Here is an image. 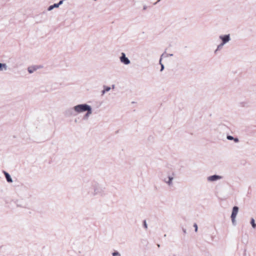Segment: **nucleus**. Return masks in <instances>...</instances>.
Segmentation results:
<instances>
[{
  "label": "nucleus",
  "mask_w": 256,
  "mask_h": 256,
  "mask_svg": "<svg viewBox=\"0 0 256 256\" xmlns=\"http://www.w3.org/2000/svg\"><path fill=\"white\" fill-rule=\"evenodd\" d=\"M144 226L146 228H147V224L146 222H144Z\"/></svg>",
  "instance_id": "obj_21"
},
{
  "label": "nucleus",
  "mask_w": 256,
  "mask_h": 256,
  "mask_svg": "<svg viewBox=\"0 0 256 256\" xmlns=\"http://www.w3.org/2000/svg\"><path fill=\"white\" fill-rule=\"evenodd\" d=\"M104 90L102 92V95H104L106 92L110 91V88L109 86H104Z\"/></svg>",
  "instance_id": "obj_12"
},
{
  "label": "nucleus",
  "mask_w": 256,
  "mask_h": 256,
  "mask_svg": "<svg viewBox=\"0 0 256 256\" xmlns=\"http://www.w3.org/2000/svg\"><path fill=\"white\" fill-rule=\"evenodd\" d=\"M36 68H28V72L30 74H32V72H34L35 70H36Z\"/></svg>",
  "instance_id": "obj_14"
},
{
  "label": "nucleus",
  "mask_w": 256,
  "mask_h": 256,
  "mask_svg": "<svg viewBox=\"0 0 256 256\" xmlns=\"http://www.w3.org/2000/svg\"><path fill=\"white\" fill-rule=\"evenodd\" d=\"M169 56H172V54H169Z\"/></svg>",
  "instance_id": "obj_26"
},
{
  "label": "nucleus",
  "mask_w": 256,
  "mask_h": 256,
  "mask_svg": "<svg viewBox=\"0 0 256 256\" xmlns=\"http://www.w3.org/2000/svg\"><path fill=\"white\" fill-rule=\"evenodd\" d=\"M93 192H92L94 196L100 194L102 193V188L98 184H95L92 185Z\"/></svg>",
  "instance_id": "obj_3"
},
{
  "label": "nucleus",
  "mask_w": 256,
  "mask_h": 256,
  "mask_svg": "<svg viewBox=\"0 0 256 256\" xmlns=\"http://www.w3.org/2000/svg\"><path fill=\"white\" fill-rule=\"evenodd\" d=\"M183 232L186 233V230L185 229H183Z\"/></svg>",
  "instance_id": "obj_23"
},
{
  "label": "nucleus",
  "mask_w": 256,
  "mask_h": 256,
  "mask_svg": "<svg viewBox=\"0 0 256 256\" xmlns=\"http://www.w3.org/2000/svg\"><path fill=\"white\" fill-rule=\"evenodd\" d=\"M8 70V66L6 64L0 63V71H6Z\"/></svg>",
  "instance_id": "obj_9"
},
{
  "label": "nucleus",
  "mask_w": 256,
  "mask_h": 256,
  "mask_svg": "<svg viewBox=\"0 0 256 256\" xmlns=\"http://www.w3.org/2000/svg\"><path fill=\"white\" fill-rule=\"evenodd\" d=\"M162 58H160V64L161 65L162 64Z\"/></svg>",
  "instance_id": "obj_22"
},
{
  "label": "nucleus",
  "mask_w": 256,
  "mask_h": 256,
  "mask_svg": "<svg viewBox=\"0 0 256 256\" xmlns=\"http://www.w3.org/2000/svg\"><path fill=\"white\" fill-rule=\"evenodd\" d=\"M160 0H158L157 1V2H156V4L157 2H159Z\"/></svg>",
  "instance_id": "obj_25"
},
{
  "label": "nucleus",
  "mask_w": 256,
  "mask_h": 256,
  "mask_svg": "<svg viewBox=\"0 0 256 256\" xmlns=\"http://www.w3.org/2000/svg\"><path fill=\"white\" fill-rule=\"evenodd\" d=\"M194 226L195 228V231L197 232V230H198V226H197V224H194Z\"/></svg>",
  "instance_id": "obj_18"
},
{
  "label": "nucleus",
  "mask_w": 256,
  "mask_h": 256,
  "mask_svg": "<svg viewBox=\"0 0 256 256\" xmlns=\"http://www.w3.org/2000/svg\"><path fill=\"white\" fill-rule=\"evenodd\" d=\"M63 2H64V0H60L59 2L57 4H58V6H59L60 5H61V4H63Z\"/></svg>",
  "instance_id": "obj_17"
},
{
  "label": "nucleus",
  "mask_w": 256,
  "mask_h": 256,
  "mask_svg": "<svg viewBox=\"0 0 256 256\" xmlns=\"http://www.w3.org/2000/svg\"><path fill=\"white\" fill-rule=\"evenodd\" d=\"M112 256H122L121 254L118 251H114L112 253Z\"/></svg>",
  "instance_id": "obj_15"
},
{
  "label": "nucleus",
  "mask_w": 256,
  "mask_h": 256,
  "mask_svg": "<svg viewBox=\"0 0 256 256\" xmlns=\"http://www.w3.org/2000/svg\"><path fill=\"white\" fill-rule=\"evenodd\" d=\"M226 138L228 140H233L234 139V138L231 136H228Z\"/></svg>",
  "instance_id": "obj_16"
},
{
  "label": "nucleus",
  "mask_w": 256,
  "mask_h": 256,
  "mask_svg": "<svg viewBox=\"0 0 256 256\" xmlns=\"http://www.w3.org/2000/svg\"><path fill=\"white\" fill-rule=\"evenodd\" d=\"M250 224H252V227L254 228H256V224L255 223V221H254V220L253 218H251V220H250Z\"/></svg>",
  "instance_id": "obj_13"
},
{
  "label": "nucleus",
  "mask_w": 256,
  "mask_h": 256,
  "mask_svg": "<svg viewBox=\"0 0 256 256\" xmlns=\"http://www.w3.org/2000/svg\"><path fill=\"white\" fill-rule=\"evenodd\" d=\"M74 110L76 114H80L84 112H86L84 116L83 119L88 120L92 114V108L90 106L86 104H77L74 106Z\"/></svg>",
  "instance_id": "obj_1"
},
{
  "label": "nucleus",
  "mask_w": 256,
  "mask_h": 256,
  "mask_svg": "<svg viewBox=\"0 0 256 256\" xmlns=\"http://www.w3.org/2000/svg\"><path fill=\"white\" fill-rule=\"evenodd\" d=\"M222 178V176L219 175H212L207 178V180L209 182H214L219 180Z\"/></svg>",
  "instance_id": "obj_6"
},
{
  "label": "nucleus",
  "mask_w": 256,
  "mask_h": 256,
  "mask_svg": "<svg viewBox=\"0 0 256 256\" xmlns=\"http://www.w3.org/2000/svg\"><path fill=\"white\" fill-rule=\"evenodd\" d=\"M69 116H76L78 114H76L74 110V107L68 110L66 112Z\"/></svg>",
  "instance_id": "obj_10"
},
{
  "label": "nucleus",
  "mask_w": 256,
  "mask_h": 256,
  "mask_svg": "<svg viewBox=\"0 0 256 256\" xmlns=\"http://www.w3.org/2000/svg\"><path fill=\"white\" fill-rule=\"evenodd\" d=\"M58 8V4H54L53 5L50 6L48 8V11H50V10H52L54 8Z\"/></svg>",
  "instance_id": "obj_11"
},
{
  "label": "nucleus",
  "mask_w": 256,
  "mask_h": 256,
  "mask_svg": "<svg viewBox=\"0 0 256 256\" xmlns=\"http://www.w3.org/2000/svg\"><path fill=\"white\" fill-rule=\"evenodd\" d=\"M120 60L122 63L126 65L129 64L130 63V60L126 57V54L124 52L121 54Z\"/></svg>",
  "instance_id": "obj_7"
},
{
  "label": "nucleus",
  "mask_w": 256,
  "mask_h": 256,
  "mask_svg": "<svg viewBox=\"0 0 256 256\" xmlns=\"http://www.w3.org/2000/svg\"><path fill=\"white\" fill-rule=\"evenodd\" d=\"M161 69H160V71H162L164 69V66L163 64H161Z\"/></svg>",
  "instance_id": "obj_20"
},
{
  "label": "nucleus",
  "mask_w": 256,
  "mask_h": 256,
  "mask_svg": "<svg viewBox=\"0 0 256 256\" xmlns=\"http://www.w3.org/2000/svg\"><path fill=\"white\" fill-rule=\"evenodd\" d=\"M112 88H114V85H112Z\"/></svg>",
  "instance_id": "obj_24"
},
{
  "label": "nucleus",
  "mask_w": 256,
  "mask_h": 256,
  "mask_svg": "<svg viewBox=\"0 0 256 256\" xmlns=\"http://www.w3.org/2000/svg\"><path fill=\"white\" fill-rule=\"evenodd\" d=\"M4 174L5 176V177L6 178L7 182L10 183L12 182H13L12 179V178L10 174L5 171L4 172Z\"/></svg>",
  "instance_id": "obj_8"
},
{
  "label": "nucleus",
  "mask_w": 256,
  "mask_h": 256,
  "mask_svg": "<svg viewBox=\"0 0 256 256\" xmlns=\"http://www.w3.org/2000/svg\"><path fill=\"white\" fill-rule=\"evenodd\" d=\"M174 179V174H168V176L164 178L163 179V181L166 184L169 186H173V180Z\"/></svg>",
  "instance_id": "obj_5"
},
{
  "label": "nucleus",
  "mask_w": 256,
  "mask_h": 256,
  "mask_svg": "<svg viewBox=\"0 0 256 256\" xmlns=\"http://www.w3.org/2000/svg\"><path fill=\"white\" fill-rule=\"evenodd\" d=\"M219 39L221 40L222 42L218 45L217 48L214 51L215 54L218 51L221 50L224 45L230 40V34H221L219 36Z\"/></svg>",
  "instance_id": "obj_2"
},
{
  "label": "nucleus",
  "mask_w": 256,
  "mask_h": 256,
  "mask_svg": "<svg viewBox=\"0 0 256 256\" xmlns=\"http://www.w3.org/2000/svg\"><path fill=\"white\" fill-rule=\"evenodd\" d=\"M239 208L237 206H234L232 208V214L230 216L232 222L233 224V225H236V217L238 214V212Z\"/></svg>",
  "instance_id": "obj_4"
},
{
  "label": "nucleus",
  "mask_w": 256,
  "mask_h": 256,
  "mask_svg": "<svg viewBox=\"0 0 256 256\" xmlns=\"http://www.w3.org/2000/svg\"><path fill=\"white\" fill-rule=\"evenodd\" d=\"M235 142H239V140L238 138H234L233 140Z\"/></svg>",
  "instance_id": "obj_19"
}]
</instances>
